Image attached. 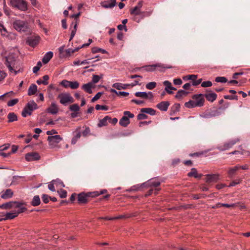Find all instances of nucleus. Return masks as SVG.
Wrapping results in <instances>:
<instances>
[{
    "label": "nucleus",
    "mask_w": 250,
    "mask_h": 250,
    "mask_svg": "<svg viewBox=\"0 0 250 250\" xmlns=\"http://www.w3.org/2000/svg\"><path fill=\"white\" fill-rule=\"evenodd\" d=\"M172 66L170 65L163 64L161 63H158L152 65H147L142 67L141 68H143L146 71L151 72L156 70V68H158L159 70L163 71L166 69L171 68Z\"/></svg>",
    "instance_id": "nucleus-1"
},
{
    "label": "nucleus",
    "mask_w": 250,
    "mask_h": 250,
    "mask_svg": "<svg viewBox=\"0 0 250 250\" xmlns=\"http://www.w3.org/2000/svg\"><path fill=\"white\" fill-rule=\"evenodd\" d=\"M13 27L18 31L25 32L28 30L29 25L27 21L16 20L13 23Z\"/></svg>",
    "instance_id": "nucleus-2"
},
{
    "label": "nucleus",
    "mask_w": 250,
    "mask_h": 250,
    "mask_svg": "<svg viewBox=\"0 0 250 250\" xmlns=\"http://www.w3.org/2000/svg\"><path fill=\"white\" fill-rule=\"evenodd\" d=\"M130 13L133 16V20L139 23L144 18L146 12L142 11L136 7H134L130 9Z\"/></svg>",
    "instance_id": "nucleus-3"
},
{
    "label": "nucleus",
    "mask_w": 250,
    "mask_h": 250,
    "mask_svg": "<svg viewBox=\"0 0 250 250\" xmlns=\"http://www.w3.org/2000/svg\"><path fill=\"white\" fill-rule=\"evenodd\" d=\"M58 98L60 100V103L64 105L74 102V98L69 93H60L58 95Z\"/></svg>",
    "instance_id": "nucleus-4"
},
{
    "label": "nucleus",
    "mask_w": 250,
    "mask_h": 250,
    "mask_svg": "<svg viewBox=\"0 0 250 250\" xmlns=\"http://www.w3.org/2000/svg\"><path fill=\"white\" fill-rule=\"evenodd\" d=\"M10 4L22 11H26L28 9L27 2L24 0H10Z\"/></svg>",
    "instance_id": "nucleus-5"
},
{
    "label": "nucleus",
    "mask_w": 250,
    "mask_h": 250,
    "mask_svg": "<svg viewBox=\"0 0 250 250\" xmlns=\"http://www.w3.org/2000/svg\"><path fill=\"white\" fill-rule=\"evenodd\" d=\"M62 140V138L59 135L48 136L47 138L49 146L51 148H57L59 149L60 146L58 145V143Z\"/></svg>",
    "instance_id": "nucleus-6"
},
{
    "label": "nucleus",
    "mask_w": 250,
    "mask_h": 250,
    "mask_svg": "<svg viewBox=\"0 0 250 250\" xmlns=\"http://www.w3.org/2000/svg\"><path fill=\"white\" fill-rule=\"evenodd\" d=\"M96 192H81L78 194V201L79 204H86L90 197H94Z\"/></svg>",
    "instance_id": "nucleus-7"
},
{
    "label": "nucleus",
    "mask_w": 250,
    "mask_h": 250,
    "mask_svg": "<svg viewBox=\"0 0 250 250\" xmlns=\"http://www.w3.org/2000/svg\"><path fill=\"white\" fill-rule=\"evenodd\" d=\"M123 116L119 121L120 125L123 127H126L129 124L130 121L129 118H132L134 117V115L129 111H125L124 112Z\"/></svg>",
    "instance_id": "nucleus-8"
},
{
    "label": "nucleus",
    "mask_w": 250,
    "mask_h": 250,
    "mask_svg": "<svg viewBox=\"0 0 250 250\" xmlns=\"http://www.w3.org/2000/svg\"><path fill=\"white\" fill-rule=\"evenodd\" d=\"M80 15L81 13L79 12L76 14H73L71 16V18H74L75 19V21H73L72 23V25H73L74 27L73 29L71 31L69 41H71L73 39V38H74L76 34L77 26L79 21V17L80 16Z\"/></svg>",
    "instance_id": "nucleus-9"
},
{
    "label": "nucleus",
    "mask_w": 250,
    "mask_h": 250,
    "mask_svg": "<svg viewBox=\"0 0 250 250\" xmlns=\"http://www.w3.org/2000/svg\"><path fill=\"white\" fill-rule=\"evenodd\" d=\"M239 141V139H238L232 140L228 142L224 143L223 145L218 146L217 148L220 151H225L232 147L233 145Z\"/></svg>",
    "instance_id": "nucleus-10"
},
{
    "label": "nucleus",
    "mask_w": 250,
    "mask_h": 250,
    "mask_svg": "<svg viewBox=\"0 0 250 250\" xmlns=\"http://www.w3.org/2000/svg\"><path fill=\"white\" fill-rule=\"evenodd\" d=\"M192 98L195 101L198 107H202L204 105L205 100L204 97V94H195L192 96Z\"/></svg>",
    "instance_id": "nucleus-11"
},
{
    "label": "nucleus",
    "mask_w": 250,
    "mask_h": 250,
    "mask_svg": "<svg viewBox=\"0 0 250 250\" xmlns=\"http://www.w3.org/2000/svg\"><path fill=\"white\" fill-rule=\"evenodd\" d=\"M25 203L24 202H16L14 208H18L17 210H14L17 216L21 213L24 212L27 210V208L23 206L25 205Z\"/></svg>",
    "instance_id": "nucleus-12"
},
{
    "label": "nucleus",
    "mask_w": 250,
    "mask_h": 250,
    "mask_svg": "<svg viewBox=\"0 0 250 250\" xmlns=\"http://www.w3.org/2000/svg\"><path fill=\"white\" fill-rule=\"evenodd\" d=\"M40 156L37 152H31L25 155V159L27 161H34L40 159Z\"/></svg>",
    "instance_id": "nucleus-13"
},
{
    "label": "nucleus",
    "mask_w": 250,
    "mask_h": 250,
    "mask_svg": "<svg viewBox=\"0 0 250 250\" xmlns=\"http://www.w3.org/2000/svg\"><path fill=\"white\" fill-rule=\"evenodd\" d=\"M204 98H206L207 101L212 103L216 100L217 94L210 90H207L206 93L204 94Z\"/></svg>",
    "instance_id": "nucleus-14"
},
{
    "label": "nucleus",
    "mask_w": 250,
    "mask_h": 250,
    "mask_svg": "<svg viewBox=\"0 0 250 250\" xmlns=\"http://www.w3.org/2000/svg\"><path fill=\"white\" fill-rule=\"evenodd\" d=\"M134 94L136 97L145 99H151L153 97V95L151 92H149L148 93H146V92H137L135 93Z\"/></svg>",
    "instance_id": "nucleus-15"
},
{
    "label": "nucleus",
    "mask_w": 250,
    "mask_h": 250,
    "mask_svg": "<svg viewBox=\"0 0 250 250\" xmlns=\"http://www.w3.org/2000/svg\"><path fill=\"white\" fill-rule=\"evenodd\" d=\"M219 175L218 174L206 175V182L209 184L215 183L219 180Z\"/></svg>",
    "instance_id": "nucleus-16"
},
{
    "label": "nucleus",
    "mask_w": 250,
    "mask_h": 250,
    "mask_svg": "<svg viewBox=\"0 0 250 250\" xmlns=\"http://www.w3.org/2000/svg\"><path fill=\"white\" fill-rule=\"evenodd\" d=\"M101 6L105 8H112L116 4V0H109L103 1Z\"/></svg>",
    "instance_id": "nucleus-17"
},
{
    "label": "nucleus",
    "mask_w": 250,
    "mask_h": 250,
    "mask_svg": "<svg viewBox=\"0 0 250 250\" xmlns=\"http://www.w3.org/2000/svg\"><path fill=\"white\" fill-rule=\"evenodd\" d=\"M161 184L160 181H158L156 179H151L148 180L146 183H144L143 185H146L147 187H159Z\"/></svg>",
    "instance_id": "nucleus-18"
},
{
    "label": "nucleus",
    "mask_w": 250,
    "mask_h": 250,
    "mask_svg": "<svg viewBox=\"0 0 250 250\" xmlns=\"http://www.w3.org/2000/svg\"><path fill=\"white\" fill-rule=\"evenodd\" d=\"M40 40V37L39 36H35L34 37H31L30 38H28L27 42L28 44L34 47L36 45L38 44L39 42V41Z\"/></svg>",
    "instance_id": "nucleus-19"
},
{
    "label": "nucleus",
    "mask_w": 250,
    "mask_h": 250,
    "mask_svg": "<svg viewBox=\"0 0 250 250\" xmlns=\"http://www.w3.org/2000/svg\"><path fill=\"white\" fill-rule=\"evenodd\" d=\"M170 103L168 101H163L157 104V107L163 111H167Z\"/></svg>",
    "instance_id": "nucleus-20"
},
{
    "label": "nucleus",
    "mask_w": 250,
    "mask_h": 250,
    "mask_svg": "<svg viewBox=\"0 0 250 250\" xmlns=\"http://www.w3.org/2000/svg\"><path fill=\"white\" fill-rule=\"evenodd\" d=\"M58 111V107L55 103H51L50 106L47 109V112L52 114H57Z\"/></svg>",
    "instance_id": "nucleus-21"
},
{
    "label": "nucleus",
    "mask_w": 250,
    "mask_h": 250,
    "mask_svg": "<svg viewBox=\"0 0 250 250\" xmlns=\"http://www.w3.org/2000/svg\"><path fill=\"white\" fill-rule=\"evenodd\" d=\"M13 195V192L10 189H7L4 192H1L0 197L4 199L10 198Z\"/></svg>",
    "instance_id": "nucleus-22"
},
{
    "label": "nucleus",
    "mask_w": 250,
    "mask_h": 250,
    "mask_svg": "<svg viewBox=\"0 0 250 250\" xmlns=\"http://www.w3.org/2000/svg\"><path fill=\"white\" fill-rule=\"evenodd\" d=\"M16 201H10L0 205V208L2 209H11L14 208Z\"/></svg>",
    "instance_id": "nucleus-23"
},
{
    "label": "nucleus",
    "mask_w": 250,
    "mask_h": 250,
    "mask_svg": "<svg viewBox=\"0 0 250 250\" xmlns=\"http://www.w3.org/2000/svg\"><path fill=\"white\" fill-rule=\"evenodd\" d=\"M188 177H194L196 178L200 179L202 177L203 174H198L197 169L195 168H192L191 169V171L188 174Z\"/></svg>",
    "instance_id": "nucleus-24"
},
{
    "label": "nucleus",
    "mask_w": 250,
    "mask_h": 250,
    "mask_svg": "<svg viewBox=\"0 0 250 250\" xmlns=\"http://www.w3.org/2000/svg\"><path fill=\"white\" fill-rule=\"evenodd\" d=\"M53 53L51 51L47 52L43 56L42 62L43 63L46 64L48 63L51 59L53 57Z\"/></svg>",
    "instance_id": "nucleus-25"
},
{
    "label": "nucleus",
    "mask_w": 250,
    "mask_h": 250,
    "mask_svg": "<svg viewBox=\"0 0 250 250\" xmlns=\"http://www.w3.org/2000/svg\"><path fill=\"white\" fill-rule=\"evenodd\" d=\"M110 119V117L108 116L104 117L103 119L100 120L98 124L99 127H102L103 126H106L107 125V122H109V120Z\"/></svg>",
    "instance_id": "nucleus-26"
},
{
    "label": "nucleus",
    "mask_w": 250,
    "mask_h": 250,
    "mask_svg": "<svg viewBox=\"0 0 250 250\" xmlns=\"http://www.w3.org/2000/svg\"><path fill=\"white\" fill-rule=\"evenodd\" d=\"M239 169H240V166L239 165H236V166L233 167L229 168V170L228 171L229 176V177H232L235 174L236 172Z\"/></svg>",
    "instance_id": "nucleus-27"
},
{
    "label": "nucleus",
    "mask_w": 250,
    "mask_h": 250,
    "mask_svg": "<svg viewBox=\"0 0 250 250\" xmlns=\"http://www.w3.org/2000/svg\"><path fill=\"white\" fill-rule=\"evenodd\" d=\"M130 86L129 84H122L121 83H115L112 85V87L116 88L118 90L125 89L127 86Z\"/></svg>",
    "instance_id": "nucleus-28"
},
{
    "label": "nucleus",
    "mask_w": 250,
    "mask_h": 250,
    "mask_svg": "<svg viewBox=\"0 0 250 250\" xmlns=\"http://www.w3.org/2000/svg\"><path fill=\"white\" fill-rule=\"evenodd\" d=\"M37 92V86L35 84H32L28 90V95L31 96L34 95Z\"/></svg>",
    "instance_id": "nucleus-29"
},
{
    "label": "nucleus",
    "mask_w": 250,
    "mask_h": 250,
    "mask_svg": "<svg viewBox=\"0 0 250 250\" xmlns=\"http://www.w3.org/2000/svg\"><path fill=\"white\" fill-rule=\"evenodd\" d=\"M141 112L145 113L150 115H154L156 114V111L151 108H143L141 109Z\"/></svg>",
    "instance_id": "nucleus-30"
},
{
    "label": "nucleus",
    "mask_w": 250,
    "mask_h": 250,
    "mask_svg": "<svg viewBox=\"0 0 250 250\" xmlns=\"http://www.w3.org/2000/svg\"><path fill=\"white\" fill-rule=\"evenodd\" d=\"M92 83H88L86 84H84L82 86V89H83L85 92L89 94L92 93Z\"/></svg>",
    "instance_id": "nucleus-31"
},
{
    "label": "nucleus",
    "mask_w": 250,
    "mask_h": 250,
    "mask_svg": "<svg viewBox=\"0 0 250 250\" xmlns=\"http://www.w3.org/2000/svg\"><path fill=\"white\" fill-rule=\"evenodd\" d=\"M8 122L11 123L18 120L17 116L14 112H10L7 115Z\"/></svg>",
    "instance_id": "nucleus-32"
},
{
    "label": "nucleus",
    "mask_w": 250,
    "mask_h": 250,
    "mask_svg": "<svg viewBox=\"0 0 250 250\" xmlns=\"http://www.w3.org/2000/svg\"><path fill=\"white\" fill-rule=\"evenodd\" d=\"M17 215H16L15 211H13L12 212H7L5 214V217L4 218V220H8V219H13L14 218L16 217Z\"/></svg>",
    "instance_id": "nucleus-33"
},
{
    "label": "nucleus",
    "mask_w": 250,
    "mask_h": 250,
    "mask_svg": "<svg viewBox=\"0 0 250 250\" xmlns=\"http://www.w3.org/2000/svg\"><path fill=\"white\" fill-rule=\"evenodd\" d=\"M234 206H235V205L233 204H223V203H219L216 204L214 206H213L212 208H220L221 207H224L229 208L230 207H233Z\"/></svg>",
    "instance_id": "nucleus-34"
},
{
    "label": "nucleus",
    "mask_w": 250,
    "mask_h": 250,
    "mask_svg": "<svg viewBox=\"0 0 250 250\" xmlns=\"http://www.w3.org/2000/svg\"><path fill=\"white\" fill-rule=\"evenodd\" d=\"M33 206H37L41 204V200L39 195H36L33 197V199L31 203Z\"/></svg>",
    "instance_id": "nucleus-35"
},
{
    "label": "nucleus",
    "mask_w": 250,
    "mask_h": 250,
    "mask_svg": "<svg viewBox=\"0 0 250 250\" xmlns=\"http://www.w3.org/2000/svg\"><path fill=\"white\" fill-rule=\"evenodd\" d=\"M185 106L188 108H192L195 107H198L194 100H190L189 101L185 103Z\"/></svg>",
    "instance_id": "nucleus-36"
},
{
    "label": "nucleus",
    "mask_w": 250,
    "mask_h": 250,
    "mask_svg": "<svg viewBox=\"0 0 250 250\" xmlns=\"http://www.w3.org/2000/svg\"><path fill=\"white\" fill-rule=\"evenodd\" d=\"M188 93V92L184 90H180L177 92L175 97L177 99H180L183 96H186Z\"/></svg>",
    "instance_id": "nucleus-37"
},
{
    "label": "nucleus",
    "mask_w": 250,
    "mask_h": 250,
    "mask_svg": "<svg viewBox=\"0 0 250 250\" xmlns=\"http://www.w3.org/2000/svg\"><path fill=\"white\" fill-rule=\"evenodd\" d=\"M79 49H80V48L78 47V48H75L74 49H71V48H69L68 49H66L65 50V54L64 57H67L70 56L71 54H72L73 53H74L76 51H78Z\"/></svg>",
    "instance_id": "nucleus-38"
},
{
    "label": "nucleus",
    "mask_w": 250,
    "mask_h": 250,
    "mask_svg": "<svg viewBox=\"0 0 250 250\" xmlns=\"http://www.w3.org/2000/svg\"><path fill=\"white\" fill-rule=\"evenodd\" d=\"M4 63L6 65V66L8 68L9 70L11 72H12L13 71H14V73H15V74H17L18 73V71H17L14 70L13 68L11 66V63L8 61V58L7 57H6V58H5V62Z\"/></svg>",
    "instance_id": "nucleus-39"
},
{
    "label": "nucleus",
    "mask_w": 250,
    "mask_h": 250,
    "mask_svg": "<svg viewBox=\"0 0 250 250\" xmlns=\"http://www.w3.org/2000/svg\"><path fill=\"white\" fill-rule=\"evenodd\" d=\"M180 108V104H175L171 108V114L179 111Z\"/></svg>",
    "instance_id": "nucleus-40"
},
{
    "label": "nucleus",
    "mask_w": 250,
    "mask_h": 250,
    "mask_svg": "<svg viewBox=\"0 0 250 250\" xmlns=\"http://www.w3.org/2000/svg\"><path fill=\"white\" fill-rule=\"evenodd\" d=\"M136 215L134 214H126L125 215H120L117 217H114L115 219H120L123 218H128L133 216H135Z\"/></svg>",
    "instance_id": "nucleus-41"
},
{
    "label": "nucleus",
    "mask_w": 250,
    "mask_h": 250,
    "mask_svg": "<svg viewBox=\"0 0 250 250\" xmlns=\"http://www.w3.org/2000/svg\"><path fill=\"white\" fill-rule=\"evenodd\" d=\"M79 83L77 81L70 82L69 87L72 89H77L79 86Z\"/></svg>",
    "instance_id": "nucleus-42"
},
{
    "label": "nucleus",
    "mask_w": 250,
    "mask_h": 250,
    "mask_svg": "<svg viewBox=\"0 0 250 250\" xmlns=\"http://www.w3.org/2000/svg\"><path fill=\"white\" fill-rule=\"evenodd\" d=\"M91 51L93 53H96L99 52H101L102 53H106L107 51L103 49L97 47H94L92 48Z\"/></svg>",
    "instance_id": "nucleus-43"
},
{
    "label": "nucleus",
    "mask_w": 250,
    "mask_h": 250,
    "mask_svg": "<svg viewBox=\"0 0 250 250\" xmlns=\"http://www.w3.org/2000/svg\"><path fill=\"white\" fill-rule=\"evenodd\" d=\"M156 83L154 82H149L146 85V88L149 90H152L156 86Z\"/></svg>",
    "instance_id": "nucleus-44"
},
{
    "label": "nucleus",
    "mask_w": 250,
    "mask_h": 250,
    "mask_svg": "<svg viewBox=\"0 0 250 250\" xmlns=\"http://www.w3.org/2000/svg\"><path fill=\"white\" fill-rule=\"evenodd\" d=\"M215 82L217 83H225L227 82V79L225 77H217L215 78Z\"/></svg>",
    "instance_id": "nucleus-45"
},
{
    "label": "nucleus",
    "mask_w": 250,
    "mask_h": 250,
    "mask_svg": "<svg viewBox=\"0 0 250 250\" xmlns=\"http://www.w3.org/2000/svg\"><path fill=\"white\" fill-rule=\"evenodd\" d=\"M197 78V75H188L185 76L183 79L185 80H190L192 82Z\"/></svg>",
    "instance_id": "nucleus-46"
},
{
    "label": "nucleus",
    "mask_w": 250,
    "mask_h": 250,
    "mask_svg": "<svg viewBox=\"0 0 250 250\" xmlns=\"http://www.w3.org/2000/svg\"><path fill=\"white\" fill-rule=\"evenodd\" d=\"M69 109L72 111L77 112L80 110V107L78 104H73L69 106Z\"/></svg>",
    "instance_id": "nucleus-47"
},
{
    "label": "nucleus",
    "mask_w": 250,
    "mask_h": 250,
    "mask_svg": "<svg viewBox=\"0 0 250 250\" xmlns=\"http://www.w3.org/2000/svg\"><path fill=\"white\" fill-rule=\"evenodd\" d=\"M95 109L97 110H107L108 109V107L105 105H100L96 104L95 106Z\"/></svg>",
    "instance_id": "nucleus-48"
},
{
    "label": "nucleus",
    "mask_w": 250,
    "mask_h": 250,
    "mask_svg": "<svg viewBox=\"0 0 250 250\" xmlns=\"http://www.w3.org/2000/svg\"><path fill=\"white\" fill-rule=\"evenodd\" d=\"M102 77H103V75H101V76L96 75H94L92 77V81L93 83H97L99 81L100 79L102 78Z\"/></svg>",
    "instance_id": "nucleus-49"
},
{
    "label": "nucleus",
    "mask_w": 250,
    "mask_h": 250,
    "mask_svg": "<svg viewBox=\"0 0 250 250\" xmlns=\"http://www.w3.org/2000/svg\"><path fill=\"white\" fill-rule=\"evenodd\" d=\"M212 85V82L209 81H204L201 83V86L203 87H210Z\"/></svg>",
    "instance_id": "nucleus-50"
},
{
    "label": "nucleus",
    "mask_w": 250,
    "mask_h": 250,
    "mask_svg": "<svg viewBox=\"0 0 250 250\" xmlns=\"http://www.w3.org/2000/svg\"><path fill=\"white\" fill-rule=\"evenodd\" d=\"M224 97V98L225 99H227V100H238V97L236 95H225Z\"/></svg>",
    "instance_id": "nucleus-51"
},
{
    "label": "nucleus",
    "mask_w": 250,
    "mask_h": 250,
    "mask_svg": "<svg viewBox=\"0 0 250 250\" xmlns=\"http://www.w3.org/2000/svg\"><path fill=\"white\" fill-rule=\"evenodd\" d=\"M18 102H19V100L18 99H14L11 100L8 102L7 105L8 106H12L15 105L16 104H17Z\"/></svg>",
    "instance_id": "nucleus-52"
},
{
    "label": "nucleus",
    "mask_w": 250,
    "mask_h": 250,
    "mask_svg": "<svg viewBox=\"0 0 250 250\" xmlns=\"http://www.w3.org/2000/svg\"><path fill=\"white\" fill-rule=\"evenodd\" d=\"M145 113H142L138 114L137 115V119L138 120H144L147 118V116L145 114Z\"/></svg>",
    "instance_id": "nucleus-53"
},
{
    "label": "nucleus",
    "mask_w": 250,
    "mask_h": 250,
    "mask_svg": "<svg viewBox=\"0 0 250 250\" xmlns=\"http://www.w3.org/2000/svg\"><path fill=\"white\" fill-rule=\"evenodd\" d=\"M0 32L1 34V35L3 36H6L7 33V31L6 28L4 27L3 25H2L0 23Z\"/></svg>",
    "instance_id": "nucleus-54"
},
{
    "label": "nucleus",
    "mask_w": 250,
    "mask_h": 250,
    "mask_svg": "<svg viewBox=\"0 0 250 250\" xmlns=\"http://www.w3.org/2000/svg\"><path fill=\"white\" fill-rule=\"evenodd\" d=\"M60 196L62 198H65L67 196V192L64 189H61L60 191H58Z\"/></svg>",
    "instance_id": "nucleus-55"
},
{
    "label": "nucleus",
    "mask_w": 250,
    "mask_h": 250,
    "mask_svg": "<svg viewBox=\"0 0 250 250\" xmlns=\"http://www.w3.org/2000/svg\"><path fill=\"white\" fill-rule=\"evenodd\" d=\"M103 94V93L102 92H98L97 93L95 96L94 97L92 98V99H91V102H95L96 101L98 100V99H99L101 97V96H102V95Z\"/></svg>",
    "instance_id": "nucleus-56"
},
{
    "label": "nucleus",
    "mask_w": 250,
    "mask_h": 250,
    "mask_svg": "<svg viewBox=\"0 0 250 250\" xmlns=\"http://www.w3.org/2000/svg\"><path fill=\"white\" fill-rule=\"evenodd\" d=\"M70 81H68L66 80H62L61 83V84L65 88H68L69 87V83Z\"/></svg>",
    "instance_id": "nucleus-57"
},
{
    "label": "nucleus",
    "mask_w": 250,
    "mask_h": 250,
    "mask_svg": "<svg viewBox=\"0 0 250 250\" xmlns=\"http://www.w3.org/2000/svg\"><path fill=\"white\" fill-rule=\"evenodd\" d=\"M59 51L61 57L64 58L65 54V50H64V46L63 45L60 47L59 48Z\"/></svg>",
    "instance_id": "nucleus-58"
},
{
    "label": "nucleus",
    "mask_w": 250,
    "mask_h": 250,
    "mask_svg": "<svg viewBox=\"0 0 250 250\" xmlns=\"http://www.w3.org/2000/svg\"><path fill=\"white\" fill-rule=\"evenodd\" d=\"M107 190L106 189H103V190H101L100 191H93V192L96 193H95V195H94V197H95L98 196L100 195L106 193H107Z\"/></svg>",
    "instance_id": "nucleus-59"
},
{
    "label": "nucleus",
    "mask_w": 250,
    "mask_h": 250,
    "mask_svg": "<svg viewBox=\"0 0 250 250\" xmlns=\"http://www.w3.org/2000/svg\"><path fill=\"white\" fill-rule=\"evenodd\" d=\"M42 199L43 202L45 204H47L49 202V199H50V197L48 195L44 194L42 195Z\"/></svg>",
    "instance_id": "nucleus-60"
},
{
    "label": "nucleus",
    "mask_w": 250,
    "mask_h": 250,
    "mask_svg": "<svg viewBox=\"0 0 250 250\" xmlns=\"http://www.w3.org/2000/svg\"><path fill=\"white\" fill-rule=\"evenodd\" d=\"M202 79H200L197 80L195 79L192 82V84L194 86H196L202 83Z\"/></svg>",
    "instance_id": "nucleus-61"
},
{
    "label": "nucleus",
    "mask_w": 250,
    "mask_h": 250,
    "mask_svg": "<svg viewBox=\"0 0 250 250\" xmlns=\"http://www.w3.org/2000/svg\"><path fill=\"white\" fill-rule=\"evenodd\" d=\"M42 79L43 80L42 81L43 82V84L47 85L48 83V80H49V76L48 75H44L43 76Z\"/></svg>",
    "instance_id": "nucleus-62"
},
{
    "label": "nucleus",
    "mask_w": 250,
    "mask_h": 250,
    "mask_svg": "<svg viewBox=\"0 0 250 250\" xmlns=\"http://www.w3.org/2000/svg\"><path fill=\"white\" fill-rule=\"evenodd\" d=\"M25 107L26 108L29 110L28 115H31L33 110L32 108V106H31L30 105V104L29 103H28L25 106Z\"/></svg>",
    "instance_id": "nucleus-63"
},
{
    "label": "nucleus",
    "mask_w": 250,
    "mask_h": 250,
    "mask_svg": "<svg viewBox=\"0 0 250 250\" xmlns=\"http://www.w3.org/2000/svg\"><path fill=\"white\" fill-rule=\"evenodd\" d=\"M29 103L30 104L31 106H32L33 110L38 108L37 104L34 101L29 102Z\"/></svg>",
    "instance_id": "nucleus-64"
}]
</instances>
